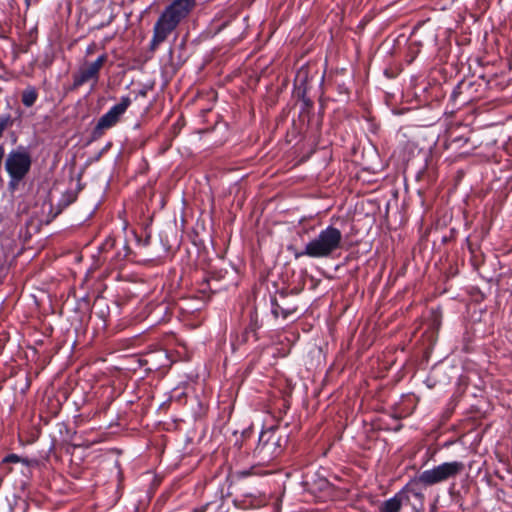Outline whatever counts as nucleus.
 <instances>
[{"instance_id":"423d86ee","label":"nucleus","mask_w":512,"mask_h":512,"mask_svg":"<svg viewBox=\"0 0 512 512\" xmlns=\"http://www.w3.org/2000/svg\"><path fill=\"white\" fill-rule=\"evenodd\" d=\"M107 60L105 54L100 55L95 61L85 63L76 72L73 73V83L68 88L69 91H76L86 83L92 82L95 86L99 80L100 71Z\"/></svg>"},{"instance_id":"412c9836","label":"nucleus","mask_w":512,"mask_h":512,"mask_svg":"<svg viewBox=\"0 0 512 512\" xmlns=\"http://www.w3.org/2000/svg\"><path fill=\"white\" fill-rule=\"evenodd\" d=\"M334 85L336 86V90H337L339 95L349 96L350 91H349L348 87L346 86V84L343 81L340 82L336 78L334 80Z\"/></svg>"},{"instance_id":"4468645a","label":"nucleus","mask_w":512,"mask_h":512,"mask_svg":"<svg viewBox=\"0 0 512 512\" xmlns=\"http://www.w3.org/2000/svg\"><path fill=\"white\" fill-rule=\"evenodd\" d=\"M39 98V91L33 85H27L21 92V102L26 108L32 107Z\"/></svg>"},{"instance_id":"9d476101","label":"nucleus","mask_w":512,"mask_h":512,"mask_svg":"<svg viewBox=\"0 0 512 512\" xmlns=\"http://www.w3.org/2000/svg\"><path fill=\"white\" fill-rule=\"evenodd\" d=\"M296 96L299 100H301V107L299 112V120L302 123H306L307 126H310L311 118L314 116L313 108L314 102L307 97L306 88H302L301 86L296 88Z\"/></svg>"},{"instance_id":"b1692460","label":"nucleus","mask_w":512,"mask_h":512,"mask_svg":"<svg viewBox=\"0 0 512 512\" xmlns=\"http://www.w3.org/2000/svg\"><path fill=\"white\" fill-rule=\"evenodd\" d=\"M210 291H211V287H210L209 279H204L203 282L201 283L200 292L203 293L204 295H206Z\"/></svg>"},{"instance_id":"a211bd4d","label":"nucleus","mask_w":512,"mask_h":512,"mask_svg":"<svg viewBox=\"0 0 512 512\" xmlns=\"http://www.w3.org/2000/svg\"><path fill=\"white\" fill-rule=\"evenodd\" d=\"M14 125V119L11 114H2L0 115V139L2 138L4 132L11 128Z\"/></svg>"},{"instance_id":"a878e982","label":"nucleus","mask_w":512,"mask_h":512,"mask_svg":"<svg viewBox=\"0 0 512 512\" xmlns=\"http://www.w3.org/2000/svg\"><path fill=\"white\" fill-rule=\"evenodd\" d=\"M314 230H315V228H314L313 226H312V227H309V228H305V227H304V228L301 230V232H299V234H300V235H301V234L309 235L310 231H314Z\"/></svg>"},{"instance_id":"2f4dec72","label":"nucleus","mask_w":512,"mask_h":512,"mask_svg":"<svg viewBox=\"0 0 512 512\" xmlns=\"http://www.w3.org/2000/svg\"><path fill=\"white\" fill-rule=\"evenodd\" d=\"M105 5H107V0H99V9H102Z\"/></svg>"},{"instance_id":"72a5a7b5","label":"nucleus","mask_w":512,"mask_h":512,"mask_svg":"<svg viewBox=\"0 0 512 512\" xmlns=\"http://www.w3.org/2000/svg\"><path fill=\"white\" fill-rule=\"evenodd\" d=\"M321 129V121H318L317 122V130H320Z\"/></svg>"},{"instance_id":"f704fd0d","label":"nucleus","mask_w":512,"mask_h":512,"mask_svg":"<svg viewBox=\"0 0 512 512\" xmlns=\"http://www.w3.org/2000/svg\"><path fill=\"white\" fill-rule=\"evenodd\" d=\"M111 21H112V19L110 18V19L108 20V22L106 23V25L110 24V23H111ZM103 26H105V24H102V25H101V27H103Z\"/></svg>"},{"instance_id":"4be33fe9","label":"nucleus","mask_w":512,"mask_h":512,"mask_svg":"<svg viewBox=\"0 0 512 512\" xmlns=\"http://www.w3.org/2000/svg\"><path fill=\"white\" fill-rule=\"evenodd\" d=\"M466 242H467V247H468V250L471 254V256L475 257V253H479L481 255V253L479 252V247L477 245H475L474 243H472L469 238L466 239Z\"/></svg>"},{"instance_id":"6ab92c4d","label":"nucleus","mask_w":512,"mask_h":512,"mask_svg":"<svg viewBox=\"0 0 512 512\" xmlns=\"http://www.w3.org/2000/svg\"><path fill=\"white\" fill-rule=\"evenodd\" d=\"M459 83H465L466 84V88H464V97L462 98V100L459 103V107H462V106H464L465 104L469 103L472 100V95L470 94V90L473 87L474 82H472L470 80L463 79Z\"/></svg>"},{"instance_id":"0eeeda50","label":"nucleus","mask_w":512,"mask_h":512,"mask_svg":"<svg viewBox=\"0 0 512 512\" xmlns=\"http://www.w3.org/2000/svg\"><path fill=\"white\" fill-rule=\"evenodd\" d=\"M411 493L416 497H422L421 492L417 491L414 486L411 488L408 487V483L393 497L388 500H385L379 506V512H400L403 503H408L410 498L408 494Z\"/></svg>"},{"instance_id":"39448f33","label":"nucleus","mask_w":512,"mask_h":512,"mask_svg":"<svg viewBox=\"0 0 512 512\" xmlns=\"http://www.w3.org/2000/svg\"><path fill=\"white\" fill-rule=\"evenodd\" d=\"M277 430V426H272L260 433L258 444L254 450L255 455L263 460L270 461L281 454L282 439Z\"/></svg>"},{"instance_id":"20e7f679","label":"nucleus","mask_w":512,"mask_h":512,"mask_svg":"<svg viewBox=\"0 0 512 512\" xmlns=\"http://www.w3.org/2000/svg\"><path fill=\"white\" fill-rule=\"evenodd\" d=\"M32 156L27 148L12 149L4 159V169L8 175V190L14 192L24 181L32 168Z\"/></svg>"},{"instance_id":"c756f323","label":"nucleus","mask_w":512,"mask_h":512,"mask_svg":"<svg viewBox=\"0 0 512 512\" xmlns=\"http://www.w3.org/2000/svg\"><path fill=\"white\" fill-rule=\"evenodd\" d=\"M124 248L126 249V253H125V254H124V256L122 257V260H123L124 258H126V257L128 256V254H129V252H130V248L128 247L127 243H125Z\"/></svg>"},{"instance_id":"7ed1b4c3","label":"nucleus","mask_w":512,"mask_h":512,"mask_svg":"<svg viewBox=\"0 0 512 512\" xmlns=\"http://www.w3.org/2000/svg\"><path fill=\"white\" fill-rule=\"evenodd\" d=\"M466 470L462 461L442 462L431 469L419 473L408 482V487L414 486L416 490L420 487H432L440 483L455 480Z\"/></svg>"},{"instance_id":"7c9ffc66","label":"nucleus","mask_w":512,"mask_h":512,"mask_svg":"<svg viewBox=\"0 0 512 512\" xmlns=\"http://www.w3.org/2000/svg\"><path fill=\"white\" fill-rule=\"evenodd\" d=\"M449 494L453 496L455 494V484H452L449 488Z\"/></svg>"},{"instance_id":"6e6552de","label":"nucleus","mask_w":512,"mask_h":512,"mask_svg":"<svg viewBox=\"0 0 512 512\" xmlns=\"http://www.w3.org/2000/svg\"><path fill=\"white\" fill-rule=\"evenodd\" d=\"M262 327V322L259 320V315L256 308H253L249 314V324L244 331L236 336L235 341H232V346L235 349L241 345L248 343L251 339L256 342L259 340L258 330Z\"/></svg>"},{"instance_id":"f8f14e48","label":"nucleus","mask_w":512,"mask_h":512,"mask_svg":"<svg viewBox=\"0 0 512 512\" xmlns=\"http://www.w3.org/2000/svg\"><path fill=\"white\" fill-rule=\"evenodd\" d=\"M118 122L119 121L112 114V112L108 110L99 118L96 126L93 128L91 132V141L100 139L105 134L106 130L114 127Z\"/></svg>"},{"instance_id":"1a4fd4ad","label":"nucleus","mask_w":512,"mask_h":512,"mask_svg":"<svg viewBox=\"0 0 512 512\" xmlns=\"http://www.w3.org/2000/svg\"><path fill=\"white\" fill-rule=\"evenodd\" d=\"M266 493L259 490L253 492L243 493L241 496L234 499V504L240 509H257L265 506L268 503Z\"/></svg>"},{"instance_id":"f03ea898","label":"nucleus","mask_w":512,"mask_h":512,"mask_svg":"<svg viewBox=\"0 0 512 512\" xmlns=\"http://www.w3.org/2000/svg\"><path fill=\"white\" fill-rule=\"evenodd\" d=\"M342 240V232L337 227L328 225L313 237L303 250H294V257L296 259L304 256L315 259L329 258L342 248Z\"/></svg>"},{"instance_id":"393cba45","label":"nucleus","mask_w":512,"mask_h":512,"mask_svg":"<svg viewBox=\"0 0 512 512\" xmlns=\"http://www.w3.org/2000/svg\"><path fill=\"white\" fill-rule=\"evenodd\" d=\"M471 262L473 266L477 267L482 261L479 259L478 253H475V257L471 256Z\"/></svg>"},{"instance_id":"aec40b11","label":"nucleus","mask_w":512,"mask_h":512,"mask_svg":"<svg viewBox=\"0 0 512 512\" xmlns=\"http://www.w3.org/2000/svg\"><path fill=\"white\" fill-rule=\"evenodd\" d=\"M417 180H426L427 185H429L435 180V178L432 171H430L429 169H425L417 174Z\"/></svg>"},{"instance_id":"5701e85b","label":"nucleus","mask_w":512,"mask_h":512,"mask_svg":"<svg viewBox=\"0 0 512 512\" xmlns=\"http://www.w3.org/2000/svg\"><path fill=\"white\" fill-rule=\"evenodd\" d=\"M115 246V239L108 238L102 245V250L108 252Z\"/></svg>"},{"instance_id":"c85d7f7f","label":"nucleus","mask_w":512,"mask_h":512,"mask_svg":"<svg viewBox=\"0 0 512 512\" xmlns=\"http://www.w3.org/2000/svg\"><path fill=\"white\" fill-rule=\"evenodd\" d=\"M150 241H151V236L147 235L145 237V239L143 240V246H148L150 244Z\"/></svg>"},{"instance_id":"ddd939ff","label":"nucleus","mask_w":512,"mask_h":512,"mask_svg":"<svg viewBox=\"0 0 512 512\" xmlns=\"http://www.w3.org/2000/svg\"><path fill=\"white\" fill-rule=\"evenodd\" d=\"M271 313L274 318H278L281 316L283 319H287L289 316L293 315L297 311V306L295 304L282 303L278 302L277 296L271 297Z\"/></svg>"},{"instance_id":"dca6fc26","label":"nucleus","mask_w":512,"mask_h":512,"mask_svg":"<svg viewBox=\"0 0 512 512\" xmlns=\"http://www.w3.org/2000/svg\"><path fill=\"white\" fill-rule=\"evenodd\" d=\"M464 88H466L465 83H458L453 89L449 98V102L452 104L453 108H460L459 103L464 97Z\"/></svg>"},{"instance_id":"473e14b6","label":"nucleus","mask_w":512,"mask_h":512,"mask_svg":"<svg viewBox=\"0 0 512 512\" xmlns=\"http://www.w3.org/2000/svg\"><path fill=\"white\" fill-rule=\"evenodd\" d=\"M158 354H159L160 356L164 357V358L167 360V353H166V351H164V350H160V351H158Z\"/></svg>"},{"instance_id":"f257e3e1","label":"nucleus","mask_w":512,"mask_h":512,"mask_svg":"<svg viewBox=\"0 0 512 512\" xmlns=\"http://www.w3.org/2000/svg\"><path fill=\"white\" fill-rule=\"evenodd\" d=\"M196 7V0H172L165 7L153 27L150 50L155 51L160 44L186 19Z\"/></svg>"},{"instance_id":"cd10ccee","label":"nucleus","mask_w":512,"mask_h":512,"mask_svg":"<svg viewBox=\"0 0 512 512\" xmlns=\"http://www.w3.org/2000/svg\"><path fill=\"white\" fill-rule=\"evenodd\" d=\"M278 295L281 299L285 300L288 297V292L282 290L278 292Z\"/></svg>"},{"instance_id":"2eb2a0df","label":"nucleus","mask_w":512,"mask_h":512,"mask_svg":"<svg viewBox=\"0 0 512 512\" xmlns=\"http://www.w3.org/2000/svg\"><path fill=\"white\" fill-rule=\"evenodd\" d=\"M131 103L132 100L129 96H123L121 97L120 102L112 106L109 110L116 117V119L120 121L121 117L127 111Z\"/></svg>"},{"instance_id":"bb28decb","label":"nucleus","mask_w":512,"mask_h":512,"mask_svg":"<svg viewBox=\"0 0 512 512\" xmlns=\"http://www.w3.org/2000/svg\"><path fill=\"white\" fill-rule=\"evenodd\" d=\"M468 140L467 139H463L462 137H459V138H454L451 140V144L453 143H458V142H464L466 143Z\"/></svg>"},{"instance_id":"9b49d317","label":"nucleus","mask_w":512,"mask_h":512,"mask_svg":"<svg viewBox=\"0 0 512 512\" xmlns=\"http://www.w3.org/2000/svg\"><path fill=\"white\" fill-rule=\"evenodd\" d=\"M21 464L22 469L21 473L24 476H31L32 475V469L39 466L40 461L37 458H28V457H21L15 453H11L6 455L3 460L2 464Z\"/></svg>"},{"instance_id":"f3484780","label":"nucleus","mask_w":512,"mask_h":512,"mask_svg":"<svg viewBox=\"0 0 512 512\" xmlns=\"http://www.w3.org/2000/svg\"><path fill=\"white\" fill-rule=\"evenodd\" d=\"M258 475H262V470L256 466H253L249 469H243V470L236 471L234 473L233 477L236 478L237 480H243L250 476H258Z\"/></svg>"}]
</instances>
